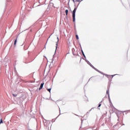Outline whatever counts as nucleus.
Returning a JSON list of instances; mask_svg holds the SVG:
<instances>
[{"instance_id":"f3484780","label":"nucleus","mask_w":130,"mask_h":130,"mask_svg":"<svg viewBox=\"0 0 130 130\" xmlns=\"http://www.w3.org/2000/svg\"><path fill=\"white\" fill-rule=\"evenodd\" d=\"M90 79H92V77H91V78Z\"/></svg>"},{"instance_id":"ddd939ff","label":"nucleus","mask_w":130,"mask_h":130,"mask_svg":"<svg viewBox=\"0 0 130 130\" xmlns=\"http://www.w3.org/2000/svg\"><path fill=\"white\" fill-rule=\"evenodd\" d=\"M13 96H14V97H16V96H17V95H15V94H13Z\"/></svg>"},{"instance_id":"0eeeda50","label":"nucleus","mask_w":130,"mask_h":130,"mask_svg":"<svg viewBox=\"0 0 130 130\" xmlns=\"http://www.w3.org/2000/svg\"><path fill=\"white\" fill-rule=\"evenodd\" d=\"M1 123H4V122L3 121V119H1L0 120V124Z\"/></svg>"},{"instance_id":"20e7f679","label":"nucleus","mask_w":130,"mask_h":130,"mask_svg":"<svg viewBox=\"0 0 130 130\" xmlns=\"http://www.w3.org/2000/svg\"><path fill=\"white\" fill-rule=\"evenodd\" d=\"M17 44V39L14 41V46H16Z\"/></svg>"},{"instance_id":"9d476101","label":"nucleus","mask_w":130,"mask_h":130,"mask_svg":"<svg viewBox=\"0 0 130 130\" xmlns=\"http://www.w3.org/2000/svg\"><path fill=\"white\" fill-rule=\"evenodd\" d=\"M82 54H83V56H84V57H85V54H84V52H83V51H82Z\"/></svg>"},{"instance_id":"9b49d317","label":"nucleus","mask_w":130,"mask_h":130,"mask_svg":"<svg viewBox=\"0 0 130 130\" xmlns=\"http://www.w3.org/2000/svg\"><path fill=\"white\" fill-rule=\"evenodd\" d=\"M101 106V104H100L99 105L98 108H99V107H100Z\"/></svg>"},{"instance_id":"7ed1b4c3","label":"nucleus","mask_w":130,"mask_h":130,"mask_svg":"<svg viewBox=\"0 0 130 130\" xmlns=\"http://www.w3.org/2000/svg\"><path fill=\"white\" fill-rule=\"evenodd\" d=\"M65 13H66V16H68V13H69V10H66L65 11Z\"/></svg>"},{"instance_id":"39448f33","label":"nucleus","mask_w":130,"mask_h":130,"mask_svg":"<svg viewBox=\"0 0 130 130\" xmlns=\"http://www.w3.org/2000/svg\"><path fill=\"white\" fill-rule=\"evenodd\" d=\"M114 110H115V108L112 107V111H111L112 113H113V111H114Z\"/></svg>"},{"instance_id":"423d86ee","label":"nucleus","mask_w":130,"mask_h":130,"mask_svg":"<svg viewBox=\"0 0 130 130\" xmlns=\"http://www.w3.org/2000/svg\"><path fill=\"white\" fill-rule=\"evenodd\" d=\"M47 90V91H48V92H49V93H50V91H51V88H48Z\"/></svg>"},{"instance_id":"dca6fc26","label":"nucleus","mask_w":130,"mask_h":130,"mask_svg":"<svg viewBox=\"0 0 130 130\" xmlns=\"http://www.w3.org/2000/svg\"><path fill=\"white\" fill-rule=\"evenodd\" d=\"M112 78H113V75H112Z\"/></svg>"},{"instance_id":"f257e3e1","label":"nucleus","mask_w":130,"mask_h":130,"mask_svg":"<svg viewBox=\"0 0 130 130\" xmlns=\"http://www.w3.org/2000/svg\"><path fill=\"white\" fill-rule=\"evenodd\" d=\"M76 12H77V8H75L72 13L73 21L75 22L76 21Z\"/></svg>"},{"instance_id":"4468645a","label":"nucleus","mask_w":130,"mask_h":130,"mask_svg":"<svg viewBox=\"0 0 130 130\" xmlns=\"http://www.w3.org/2000/svg\"><path fill=\"white\" fill-rule=\"evenodd\" d=\"M106 77L109 78V76L107 75H106Z\"/></svg>"},{"instance_id":"1a4fd4ad","label":"nucleus","mask_w":130,"mask_h":130,"mask_svg":"<svg viewBox=\"0 0 130 130\" xmlns=\"http://www.w3.org/2000/svg\"><path fill=\"white\" fill-rule=\"evenodd\" d=\"M93 69H94L95 71H96L97 72H99L98 70H97V69L95 68L94 67H92Z\"/></svg>"},{"instance_id":"2eb2a0df","label":"nucleus","mask_w":130,"mask_h":130,"mask_svg":"<svg viewBox=\"0 0 130 130\" xmlns=\"http://www.w3.org/2000/svg\"><path fill=\"white\" fill-rule=\"evenodd\" d=\"M57 48V43L56 44V49Z\"/></svg>"},{"instance_id":"f8f14e48","label":"nucleus","mask_w":130,"mask_h":130,"mask_svg":"<svg viewBox=\"0 0 130 130\" xmlns=\"http://www.w3.org/2000/svg\"><path fill=\"white\" fill-rule=\"evenodd\" d=\"M57 42H58V41H59V39H58V37L57 38Z\"/></svg>"},{"instance_id":"6e6552de","label":"nucleus","mask_w":130,"mask_h":130,"mask_svg":"<svg viewBox=\"0 0 130 130\" xmlns=\"http://www.w3.org/2000/svg\"><path fill=\"white\" fill-rule=\"evenodd\" d=\"M76 37L77 40H79V36H78V35H76Z\"/></svg>"},{"instance_id":"f03ea898","label":"nucleus","mask_w":130,"mask_h":130,"mask_svg":"<svg viewBox=\"0 0 130 130\" xmlns=\"http://www.w3.org/2000/svg\"><path fill=\"white\" fill-rule=\"evenodd\" d=\"M43 85H44V83H41L40 87L39 88V90H41V89H42V88H43Z\"/></svg>"}]
</instances>
